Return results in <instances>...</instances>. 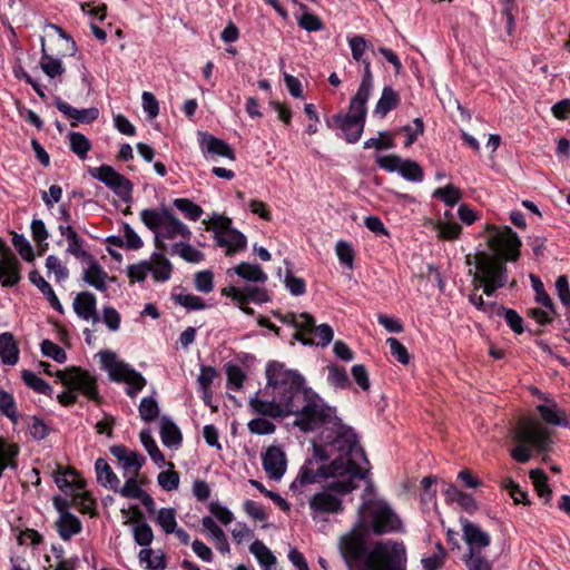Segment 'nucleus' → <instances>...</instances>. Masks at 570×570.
Listing matches in <instances>:
<instances>
[{
	"label": "nucleus",
	"instance_id": "1",
	"mask_svg": "<svg viewBox=\"0 0 570 570\" xmlns=\"http://www.w3.org/2000/svg\"><path fill=\"white\" fill-rule=\"evenodd\" d=\"M311 391L298 371L271 361L266 366V385L249 399L248 406L255 415L285 419L298 411Z\"/></svg>",
	"mask_w": 570,
	"mask_h": 570
},
{
	"label": "nucleus",
	"instance_id": "60",
	"mask_svg": "<svg viewBox=\"0 0 570 570\" xmlns=\"http://www.w3.org/2000/svg\"><path fill=\"white\" fill-rule=\"evenodd\" d=\"M328 382L337 389H347L351 386L346 370L336 364L328 366Z\"/></svg>",
	"mask_w": 570,
	"mask_h": 570
},
{
	"label": "nucleus",
	"instance_id": "22",
	"mask_svg": "<svg viewBox=\"0 0 570 570\" xmlns=\"http://www.w3.org/2000/svg\"><path fill=\"white\" fill-rule=\"evenodd\" d=\"M45 29L55 32V35H47L51 40V45L48 48H53L57 56L67 57L75 55L77 51L76 42L60 27L49 23Z\"/></svg>",
	"mask_w": 570,
	"mask_h": 570
},
{
	"label": "nucleus",
	"instance_id": "63",
	"mask_svg": "<svg viewBox=\"0 0 570 570\" xmlns=\"http://www.w3.org/2000/svg\"><path fill=\"white\" fill-rule=\"evenodd\" d=\"M438 553L422 559L424 570H439L444 566L446 551L441 542L436 543Z\"/></svg>",
	"mask_w": 570,
	"mask_h": 570
},
{
	"label": "nucleus",
	"instance_id": "7",
	"mask_svg": "<svg viewBox=\"0 0 570 570\" xmlns=\"http://www.w3.org/2000/svg\"><path fill=\"white\" fill-rule=\"evenodd\" d=\"M366 104L367 100H358V98L352 97L348 106V112H338L326 119L327 127L338 128L347 144L357 142L365 127L367 114Z\"/></svg>",
	"mask_w": 570,
	"mask_h": 570
},
{
	"label": "nucleus",
	"instance_id": "15",
	"mask_svg": "<svg viewBox=\"0 0 570 570\" xmlns=\"http://www.w3.org/2000/svg\"><path fill=\"white\" fill-rule=\"evenodd\" d=\"M330 485L331 482L327 483L322 491L316 492L309 498L308 505L313 519H316L318 515L338 514L343 512V501L336 494H347L348 492L330 489Z\"/></svg>",
	"mask_w": 570,
	"mask_h": 570
},
{
	"label": "nucleus",
	"instance_id": "38",
	"mask_svg": "<svg viewBox=\"0 0 570 570\" xmlns=\"http://www.w3.org/2000/svg\"><path fill=\"white\" fill-rule=\"evenodd\" d=\"M170 255H179L184 261L198 264L205 259V255L199 249L195 248L187 240H180L173 243L170 250Z\"/></svg>",
	"mask_w": 570,
	"mask_h": 570
},
{
	"label": "nucleus",
	"instance_id": "17",
	"mask_svg": "<svg viewBox=\"0 0 570 570\" xmlns=\"http://www.w3.org/2000/svg\"><path fill=\"white\" fill-rule=\"evenodd\" d=\"M90 175L102 181L106 186L114 190L122 200H128L131 195L130 181L117 173L111 166L104 165L90 169Z\"/></svg>",
	"mask_w": 570,
	"mask_h": 570
},
{
	"label": "nucleus",
	"instance_id": "13",
	"mask_svg": "<svg viewBox=\"0 0 570 570\" xmlns=\"http://www.w3.org/2000/svg\"><path fill=\"white\" fill-rule=\"evenodd\" d=\"M341 469H343L342 459H334L330 464H321L317 468H314L313 460H306L301 466L296 479L291 483L289 489L297 491L298 488L318 483L330 478L342 479Z\"/></svg>",
	"mask_w": 570,
	"mask_h": 570
},
{
	"label": "nucleus",
	"instance_id": "53",
	"mask_svg": "<svg viewBox=\"0 0 570 570\" xmlns=\"http://www.w3.org/2000/svg\"><path fill=\"white\" fill-rule=\"evenodd\" d=\"M203 223L206 224L207 230L215 233V238L225 236L233 228L232 219L223 215H214L208 223L206 220Z\"/></svg>",
	"mask_w": 570,
	"mask_h": 570
},
{
	"label": "nucleus",
	"instance_id": "46",
	"mask_svg": "<svg viewBox=\"0 0 570 570\" xmlns=\"http://www.w3.org/2000/svg\"><path fill=\"white\" fill-rule=\"evenodd\" d=\"M556 407V404L551 406L540 404L537 406V410L544 422L553 425L568 426L569 421L566 419V412H558Z\"/></svg>",
	"mask_w": 570,
	"mask_h": 570
},
{
	"label": "nucleus",
	"instance_id": "42",
	"mask_svg": "<svg viewBox=\"0 0 570 570\" xmlns=\"http://www.w3.org/2000/svg\"><path fill=\"white\" fill-rule=\"evenodd\" d=\"M202 524L205 529H207L215 539L216 549L226 553L229 552V543L225 532L217 525V523L210 517H204L202 520Z\"/></svg>",
	"mask_w": 570,
	"mask_h": 570
},
{
	"label": "nucleus",
	"instance_id": "64",
	"mask_svg": "<svg viewBox=\"0 0 570 570\" xmlns=\"http://www.w3.org/2000/svg\"><path fill=\"white\" fill-rule=\"evenodd\" d=\"M465 564L469 570H491V563L481 554L480 551L470 549Z\"/></svg>",
	"mask_w": 570,
	"mask_h": 570
},
{
	"label": "nucleus",
	"instance_id": "59",
	"mask_svg": "<svg viewBox=\"0 0 570 570\" xmlns=\"http://www.w3.org/2000/svg\"><path fill=\"white\" fill-rule=\"evenodd\" d=\"M167 465H169L170 470L161 471L157 476V481L161 489L173 491L179 485V474L174 470V463L168 462Z\"/></svg>",
	"mask_w": 570,
	"mask_h": 570
},
{
	"label": "nucleus",
	"instance_id": "37",
	"mask_svg": "<svg viewBox=\"0 0 570 570\" xmlns=\"http://www.w3.org/2000/svg\"><path fill=\"white\" fill-rule=\"evenodd\" d=\"M56 528L60 538L67 541L72 535L78 534L81 531V522L72 513H65L59 515L56 521Z\"/></svg>",
	"mask_w": 570,
	"mask_h": 570
},
{
	"label": "nucleus",
	"instance_id": "18",
	"mask_svg": "<svg viewBox=\"0 0 570 570\" xmlns=\"http://www.w3.org/2000/svg\"><path fill=\"white\" fill-rule=\"evenodd\" d=\"M220 293L223 296L229 297L235 305L264 304L271 301L267 289L255 285H246L244 287L230 285L222 288Z\"/></svg>",
	"mask_w": 570,
	"mask_h": 570
},
{
	"label": "nucleus",
	"instance_id": "39",
	"mask_svg": "<svg viewBox=\"0 0 570 570\" xmlns=\"http://www.w3.org/2000/svg\"><path fill=\"white\" fill-rule=\"evenodd\" d=\"M19 281L18 262L10 255L0 257V282L4 286H12Z\"/></svg>",
	"mask_w": 570,
	"mask_h": 570
},
{
	"label": "nucleus",
	"instance_id": "3",
	"mask_svg": "<svg viewBox=\"0 0 570 570\" xmlns=\"http://www.w3.org/2000/svg\"><path fill=\"white\" fill-rule=\"evenodd\" d=\"M322 441L330 446L331 452L338 453L335 459H342V479L331 482L330 489L341 492H352L358 488V481L366 479L368 470L361 468L358 461L368 463L364 449L351 426L345 425L340 417L322 433Z\"/></svg>",
	"mask_w": 570,
	"mask_h": 570
},
{
	"label": "nucleus",
	"instance_id": "12",
	"mask_svg": "<svg viewBox=\"0 0 570 570\" xmlns=\"http://www.w3.org/2000/svg\"><path fill=\"white\" fill-rule=\"evenodd\" d=\"M368 512L370 520H366L370 527V533L376 535L396 532L401 529V520L397 514L386 503L364 502L360 509V513Z\"/></svg>",
	"mask_w": 570,
	"mask_h": 570
},
{
	"label": "nucleus",
	"instance_id": "28",
	"mask_svg": "<svg viewBox=\"0 0 570 570\" xmlns=\"http://www.w3.org/2000/svg\"><path fill=\"white\" fill-rule=\"evenodd\" d=\"M462 530L465 542L473 551H480L491 542L490 535L469 520H464Z\"/></svg>",
	"mask_w": 570,
	"mask_h": 570
},
{
	"label": "nucleus",
	"instance_id": "50",
	"mask_svg": "<svg viewBox=\"0 0 570 570\" xmlns=\"http://www.w3.org/2000/svg\"><path fill=\"white\" fill-rule=\"evenodd\" d=\"M399 173L404 179L410 181H422L424 178L423 168L417 161L412 159H402Z\"/></svg>",
	"mask_w": 570,
	"mask_h": 570
},
{
	"label": "nucleus",
	"instance_id": "11",
	"mask_svg": "<svg viewBox=\"0 0 570 570\" xmlns=\"http://www.w3.org/2000/svg\"><path fill=\"white\" fill-rule=\"evenodd\" d=\"M101 367L108 372L111 380L124 382L128 385L127 394L131 397L136 396L142 386L141 376L132 370L128 364L118 360L111 351H102L98 354Z\"/></svg>",
	"mask_w": 570,
	"mask_h": 570
},
{
	"label": "nucleus",
	"instance_id": "9",
	"mask_svg": "<svg viewBox=\"0 0 570 570\" xmlns=\"http://www.w3.org/2000/svg\"><path fill=\"white\" fill-rule=\"evenodd\" d=\"M484 233L490 254L504 262H517L520 258L522 242L510 226L485 224Z\"/></svg>",
	"mask_w": 570,
	"mask_h": 570
},
{
	"label": "nucleus",
	"instance_id": "19",
	"mask_svg": "<svg viewBox=\"0 0 570 570\" xmlns=\"http://www.w3.org/2000/svg\"><path fill=\"white\" fill-rule=\"evenodd\" d=\"M263 468L269 479L279 480L286 472V454L279 445H271L262 454Z\"/></svg>",
	"mask_w": 570,
	"mask_h": 570
},
{
	"label": "nucleus",
	"instance_id": "24",
	"mask_svg": "<svg viewBox=\"0 0 570 570\" xmlns=\"http://www.w3.org/2000/svg\"><path fill=\"white\" fill-rule=\"evenodd\" d=\"M83 268V281L98 291H105L108 282H114L115 277H109L107 272L90 256L86 261Z\"/></svg>",
	"mask_w": 570,
	"mask_h": 570
},
{
	"label": "nucleus",
	"instance_id": "5",
	"mask_svg": "<svg viewBox=\"0 0 570 570\" xmlns=\"http://www.w3.org/2000/svg\"><path fill=\"white\" fill-rule=\"evenodd\" d=\"M145 226L154 233L156 248L165 253H169L173 245L167 240L171 242L180 236L184 240L189 242L191 237L189 228L168 208H164L161 212L145 209Z\"/></svg>",
	"mask_w": 570,
	"mask_h": 570
},
{
	"label": "nucleus",
	"instance_id": "21",
	"mask_svg": "<svg viewBox=\"0 0 570 570\" xmlns=\"http://www.w3.org/2000/svg\"><path fill=\"white\" fill-rule=\"evenodd\" d=\"M72 307L75 313L82 320L91 322L92 325L99 323L97 313L96 297L90 292H81L73 299Z\"/></svg>",
	"mask_w": 570,
	"mask_h": 570
},
{
	"label": "nucleus",
	"instance_id": "8",
	"mask_svg": "<svg viewBox=\"0 0 570 570\" xmlns=\"http://www.w3.org/2000/svg\"><path fill=\"white\" fill-rule=\"evenodd\" d=\"M110 452L117 459L125 479V483L120 488V495L129 500L140 501L142 498V481L137 479L140 470L138 454L122 445L111 446Z\"/></svg>",
	"mask_w": 570,
	"mask_h": 570
},
{
	"label": "nucleus",
	"instance_id": "23",
	"mask_svg": "<svg viewBox=\"0 0 570 570\" xmlns=\"http://www.w3.org/2000/svg\"><path fill=\"white\" fill-rule=\"evenodd\" d=\"M122 524L128 527L137 544H142V512L140 504H128L120 509Z\"/></svg>",
	"mask_w": 570,
	"mask_h": 570
},
{
	"label": "nucleus",
	"instance_id": "62",
	"mask_svg": "<svg viewBox=\"0 0 570 570\" xmlns=\"http://www.w3.org/2000/svg\"><path fill=\"white\" fill-rule=\"evenodd\" d=\"M530 279L532 283L533 291L535 292L537 302L540 303L542 306L551 311H554V304L549 294L546 292L544 285L539 278V276L530 274Z\"/></svg>",
	"mask_w": 570,
	"mask_h": 570
},
{
	"label": "nucleus",
	"instance_id": "56",
	"mask_svg": "<svg viewBox=\"0 0 570 570\" xmlns=\"http://www.w3.org/2000/svg\"><path fill=\"white\" fill-rule=\"evenodd\" d=\"M267 417L268 416L258 415V417L250 420L247 424L248 431L252 434L257 435H268L275 433L276 425Z\"/></svg>",
	"mask_w": 570,
	"mask_h": 570
},
{
	"label": "nucleus",
	"instance_id": "43",
	"mask_svg": "<svg viewBox=\"0 0 570 570\" xmlns=\"http://www.w3.org/2000/svg\"><path fill=\"white\" fill-rule=\"evenodd\" d=\"M494 315L502 317L515 334H522L524 332L523 318L515 309L499 305Z\"/></svg>",
	"mask_w": 570,
	"mask_h": 570
},
{
	"label": "nucleus",
	"instance_id": "26",
	"mask_svg": "<svg viewBox=\"0 0 570 570\" xmlns=\"http://www.w3.org/2000/svg\"><path fill=\"white\" fill-rule=\"evenodd\" d=\"M164 253H154L149 262L145 261V276L150 272L156 282H166L170 278L173 265Z\"/></svg>",
	"mask_w": 570,
	"mask_h": 570
},
{
	"label": "nucleus",
	"instance_id": "6",
	"mask_svg": "<svg viewBox=\"0 0 570 570\" xmlns=\"http://www.w3.org/2000/svg\"><path fill=\"white\" fill-rule=\"evenodd\" d=\"M293 415L296 416L294 425L302 432L314 431L325 424H334L336 410L326 404L322 397L313 390L308 393L306 401L299 406Z\"/></svg>",
	"mask_w": 570,
	"mask_h": 570
},
{
	"label": "nucleus",
	"instance_id": "45",
	"mask_svg": "<svg viewBox=\"0 0 570 570\" xmlns=\"http://www.w3.org/2000/svg\"><path fill=\"white\" fill-rule=\"evenodd\" d=\"M360 62L363 65V75L360 87L354 97L358 98V100L363 99L368 101L373 88V72L371 62L367 58Z\"/></svg>",
	"mask_w": 570,
	"mask_h": 570
},
{
	"label": "nucleus",
	"instance_id": "58",
	"mask_svg": "<svg viewBox=\"0 0 570 570\" xmlns=\"http://www.w3.org/2000/svg\"><path fill=\"white\" fill-rule=\"evenodd\" d=\"M145 451L150 456L151 461L158 466L163 468L168 464L164 453L158 448L154 438L145 431Z\"/></svg>",
	"mask_w": 570,
	"mask_h": 570
},
{
	"label": "nucleus",
	"instance_id": "36",
	"mask_svg": "<svg viewBox=\"0 0 570 570\" xmlns=\"http://www.w3.org/2000/svg\"><path fill=\"white\" fill-rule=\"evenodd\" d=\"M0 357L7 365H14L18 362L19 348L11 333L0 334Z\"/></svg>",
	"mask_w": 570,
	"mask_h": 570
},
{
	"label": "nucleus",
	"instance_id": "32",
	"mask_svg": "<svg viewBox=\"0 0 570 570\" xmlns=\"http://www.w3.org/2000/svg\"><path fill=\"white\" fill-rule=\"evenodd\" d=\"M400 104V94L391 86H385L374 108V115L379 116L380 118H384L390 111L396 109Z\"/></svg>",
	"mask_w": 570,
	"mask_h": 570
},
{
	"label": "nucleus",
	"instance_id": "48",
	"mask_svg": "<svg viewBox=\"0 0 570 570\" xmlns=\"http://www.w3.org/2000/svg\"><path fill=\"white\" fill-rule=\"evenodd\" d=\"M18 454V448L14 444H6L0 439V478L2 476L6 469H16V456Z\"/></svg>",
	"mask_w": 570,
	"mask_h": 570
},
{
	"label": "nucleus",
	"instance_id": "54",
	"mask_svg": "<svg viewBox=\"0 0 570 570\" xmlns=\"http://www.w3.org/2000/svg\"><path fill=\"white\" fill-rule=\"evenodd\" d=\"M501 488L505 489L510 497L513 499L515 504L530 505L531 502L528 498V493L523 491L520 485L511 478H505L501 482Z\"/></svg>",
	"mask_w": 570,
	"mask_h": 570
},
{
	"label": "nucleus",
	"instance_id": "35",
	"mask_svg": "<svg viewBox=\"0 0 570 570\" xmlns=\"http://www.w3.org/2000/svg\"><path fill=\"white\" fill-rule=\"evenodd\" d=\"M59 232L68 242L67 252L77 258L86 261L91 255L83 249V240L71 226H59Z\"/></svg>",
	"mask_w": 570,
	"mask_h": 570
},
{
	"label": "nucleus",
	"instance_id": "49",
	"mask_svg": "<svg viewBox=\"0 0 570 570\" xmlns=\"http://www.w3.org/2000/svg\"><path fill=\"white\" fill-rule=\"evenodd\" d=\"M348 45L352 51V57L357 62L366 59L364 57L366 50L374 51L373 43L367 41L365 37L361 35H355L348 38Z\"/></svg>",
	"mask_w": 570,
	"mask_h": 570
},
{
	"label": "nucleus",
	"instance_id": "61",
	"mask_svg": "<svg viewBox=\"0 0 570 570\" xmlns=\"http://www.w3.org/2000/svg\"><path fill=\"white\" fill-rule=\"evenodd\" d=\"M435 228L438 230L439 238L443 240L458 239L462 233L461 225L455 222H438Z\"/></svg>",
	"mask_w": 570,
	"mask_h": 570
},
{
	"label": "nucleus",
	"instance_id": "57",
	"mask_svg": "<svg viewBox=\"0 0 570 570\" xmlns=\"http://www.w3.org/2000/svg\"><path fill=\"white\" fill-rule=\"evenodd\" d=\"M171 298L176 304H179L189 311H199L206 307L205 301L197 295L171 293Z\"/></svg>",
	"mask_w": 570,
	"mask_h": 570
},
{
	"label": "nucleus",
	"instance_id": "30",
	"mask_svg": "<svg viewBox=\"0 0 570 570\" xmlns=\"http://www.w3.org/2000/svg\"><path fill=\"white\" fill-rule=\"evenodd\" d=\"M57 108L68 118L72 119L71 126H77L79 122L89 124L96 120L99 116L97 108L76 109L70 105L58 101Z\"/></svg>",
	"mask_w": 570,
	"mask_h": 570
},
{
	"label": "nucleus",
	"instance_id": "47",
	"mask_svg": "<svg viewBox=\"0 0 570 570\" xmlns=\"http://www.w3.org/2000/svg\"><path fill=\"white\" fill-rule=\"evenodd\" d=\"M530 478L534 489L540 498L546 499V503L550 502L552 490L548 483V475L543 470L537 469L530 471Z\"/></svg>",
	"mask_w": 570,
	"mask_h": 570
},
{
	"label": "nucleus",
	"instance_id": "33",
	"mask_svg": "<svg viewBox=\"0 0 570 570\" xmlns=\"http://www.w3.org/2000/svg\"><path fill=\"white\" fill-rule=\"evenodd\" d=\"M216 244L219 247L226 248L225 254L227 256H232L246 248L247 239L243 233L232 228L227 234H225V236L216 237Z\"/></svg>",
	"mask_w": 570,
	"mask_h": 570
},
{
	"label": "nucleus",
	"instance_id": "51",
	"mask_svg": "<svg viewBox=\"0 0 570 570\" xmlns=\"http://www.w3.org/2000/svg\"><path fill=\"white\" fill-rule=\"evenodd\" d=\"M433 197L442 200L445 205L453 207L461 200L462 193L458 187L449 184L442 188L435 189Z\"/></svg>",
	"mask_w": 570,
	"mask_h": 570
},
{
	"label": "nucleus",
	"instance_id": "25",
	"mask_svg": "<svg viewBox=\"0 0 570 570\" xmlns=\"http://www.w3.org/2000/svg\"><path fill=\"white\" fill-rule=\"evenodd\" d=\"M41 53L40 68L45 75L50 79L62 76L65 67L61 62V57L56 55L53 48H47L45 38L41 39Z\"/></svg>",
	"mask_w": 570,
	"mask_h": 570
},
{
	"label": "nucleus",
	"instance_id": "29",
	"mask_svg": "<svg viewBox=\"0 0 570 570\" xmlns=\"http://www.w3.org/2000/svg\"><path fill=\"white\" fill-rule=\"evenodd\" d=\"M200 147L209 154H215L235 160L234 149L223 139H219L210 134L200 132Z\"/></svg>",
	"mask_w": 570,
	"mask_h": 570
},
{
	"label": "nucleus",
	"instance_id": "55",
	"mask_svg": "<svg viewBox=\"0 0 570 570\" xmlns=\"http://www.w3.org/2000/svg\"><path fill=\"white\" fill-rule=\"evenodd\" d=\"M395 147V140L391 131H380L377 138H370L364 141L363 148H375L377 150H387Z\"/></svg>",
	"mask_w": 570,
	"mask_h": 570
},
{
	"label": "nucleus",
	"instance_id": "40",
	"mask_svg": "<svg viewBox=\"0 0 570 570\" xmlns=\"http://www.w3.org/2000/svg\"><path fill=\"white\" fill-rule=\"evenodd\" d=\"M29 279L33 283L39 291L47 297L50 305L58 311L59 313H63V307L60 304L57 295L55 294L52 287L49 283L37 272L33 271L29 274Z\"/></svg>",
	"mask_w": 570,
	"mask_h": 570
},
{
	"label": "nucleus",
	"instance_id": "27",
	"mask_svg": "<svg viewBox=\"0 0 570 570\" xmlns=\"http://www.w3.org/2000/svg\"><path fill=\"white\" fill-rule=\"evenodd\" d=\"M160 440L166 448L178 449L183 444V433L176 423L168 416L160 417Z\"/></svg>",
	"mask_w": 570,
	"mask_h": 570
},
{
	"label": "nucleus",
	"instance_id": "2",
	"mask_svg": "<svg viewBox=\"0 0 570 570\" xmlns=\"http://www.w3.org/2000/svg\"><path fill=\"white\" fill-rule=\"evenodd\" d=\"M370 527L360 513L353 528L340 537L338 551L348 570H406L407 557L403 542L377 541L368 550Z\"/></svg>",
	"mask_w": 570,
	"mask_h": 570
},
{
	"label": "nucleus",
	"instance_id": "41",
	"mask_svg": "<svg viewBox=\"0 0 570 570\" xmlns=\"http://www.w3.org/2000/svg\"><path fill=\"white\" fill-rule=\"evenodd\" d=\"M234 271L239 277H242L248 282L264 284L267 281V274L257 264H249V263L243 262V263L238 264L234 268Z\"/></svg>",
	"mask_w": 570,
	"mask_h": 570
},
{
	"label": "nucleus",
	"instance_id": "20",
	"mask_svg": "<svg viewBox=\"0 0 570 570\" xmlns=\"http://www.w3.org/2000/svg\"><path fill=\"white\" fill-rule=\"evenodd\" d=\"M145 511L166 534H171L177 527L176 510L174 508H161L156 512L154 499L145 492Z\"/></svg>",
	"mask_w": 570,
	"mask_h": 570
},
{
	"label": "nucleus",
	"instance_id": "16",
	"mask_svg": "<svg viewBox=\"0 0 570 570\" xmlns=\"http://www.w3.org/2000/svg\"><path fill=\"white\" fill-rule=\"evenodd\" d=\"M514 441L534 448L540 453L547 452L551 443L549 431L531 422H524L515 429Z\"/></svg>",
	"mask_w": 570,
	"mask_h": 570
},
{
	"label": "nucleus",
	"instance_id": "10",
	"mask_svg": "<svg viewBox=\"0 0 570 570\" xmlns=\"http://www.w3.org/2000/svg\"><path fill=\"white\" fill-rule=\"evenodd\" d=\"M59 380L69 387V391L58 395V400L63 405H70L76 402L75 391H80L90 400H98L96 390V380L88 372L79 367H71L66 371H58Z\"/></svg>",
	"mask_w": 570,
	"mask_h": 570
},
{
	"label": "nucleus",
	"instance_id": "44",
	"mask_svg": "<svg viewBox=\"0 0 570 570\" xmlns=\"http://www.w3.org/2000/svg\"><path fill=\"white\" fill-rule=\"evenodd\" d=\"M249 551L256 557L261 567L264 570H271V568L276 563V558L272 553V551L259 540H255L250 547Z\"/></svg>",
	"mask_w": 570,
	"mask_h": 570
},
{
	"label": "nucleus",
	"instance_id": "52",
	"mask_svg": "<svg viewBox=\"0 0 570 570\" xmlns=\"http://www.w3.org/2000/svg\"><path fill=\"white\" fill-rule=\"evenodd\" d=\"M173 204L186 218L194 222L198 220L204 213L199 205L188 198H176Z\"/></svg>",
	"mask_w": 570,
	"mask_h": 570
},
{
	"label": "nucleus",
	"instance_id": "31",
	"mask_svg": "<svg viewBox=\"0 0 570 570\" xmlns=\"http://www.w3.org/2000/svg\"><path fill=\"white\" fill-rule=\"evenodd\" d=\"M55 482L68 495L85 488V481L73 470L56 472Z\"/></svg>",
	"mask_w": 570,
	"mask_h": 570
},
{
	"label": "nucleus",
	"instance_id": "4",
	"mask_svg": "<svg viewBox=\"0 0 570 570\" xmlns=\"http://www.w3.org/2000/svg\"><path fill=\"white\" fill-rule=\"evenodd\" d=\"M473 258L475 271L470 269L469 274L472 275L474 291L482 288L487 296H491L508 284V262L484 250L476 252Z\"/></svg>",
	"mask_w": 570,
	"mask_h": 570
},
{
	"label": "nucleus",
	"instance_id": "34",
	"mask_svg": "<svg viewBox=\"0 0 570 570\" xmlns=\"http://www.w3.org/2000/svg\"><path fill=\"white\" fill-rule=\"evenodd\" d=\"M95 470L97 474V481L101 485L120 493V488L122 487L120 485V480L104 459L100 458L96 460Z\"/></svg>",
	"mask_w": 570,
	"mask_h": 570
},
{
	"label": "nucleus",
	"instance_id": "14",
	"mask_svg": "<svg viewBox=\"0 0 570 570\" xmlns=\"http://www.w3.org/2000/svg\"><path fill=\"white\" fill-rule=\"evenodd\" d=\"M302 325L299 331L293 335L294 340L303 345H322L327 346L334 336L333 328L328 324L316 325L315 318L307 312L299 314Z\"/></svg>",
	"mask_w": 570,
	"mask_h": 570
}]
</instances>
